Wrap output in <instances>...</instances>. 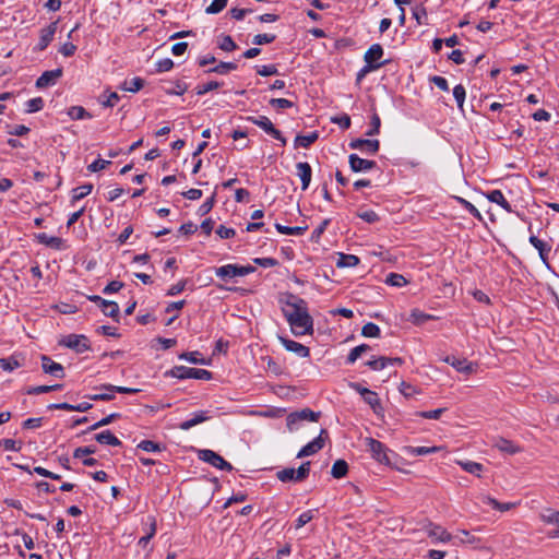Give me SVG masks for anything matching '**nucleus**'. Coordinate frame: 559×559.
<instances>
[{
	"instance_id": "0eeeda50",
	"label": "nucleus",
	"mask_w": 559,
	"mask_h": 559,
	"mask_svg": "<svg viewBox=\"0 0 559 559\" xmlns=\"http://www.w3.org/2000/svg\"><path fill=\"white\" fill-rule=\"evenodd\" d=\"M199 459L211 464L212 466L221 469V471H227L230 472L233 469V466L230 463L225 461L219 454L212 450H200L199 451Z\"/></svg>"
},
{
	"instance_id": "5fc2aeb1",
	"label": "nucleus",
	"mask_w": 559,
	"mask_h": 559,
	"mask_svg": "<svg viewBox=\"0 0 559 559\" xmlns=\"http://www.w3.org/2000/svg\"><path fill=\"white\" fill-rule=\"evenodd\" d=\"M270 105L275 109H287L294 106V103L286 98H272Z\"/></svg>"
},
{
	"instance_id": "2eb2a0df",
	"label": "nucleus",
	"mask_w": 559,
	"mask_h": 559,
	"mask_svg": "<svg viewBox=\"0 0 559 559\" xmlns=\"http://www.w3.org/2000/svg\"><path fill=\"white\" fill-rule=\"evenodd\" d=\"M349 146L353 150H359L373 155L379 151L380 142L378 140L356 139L349 143Z\"/></svg>"
},
{
	"instance_id": "603ef678",
	"label": "nucleus",
	"mask_w": 559,
	"mask_h": 559,
	"mask_svg": "<svg viewBox=\"0 0 559 559\" xmlns=\"http://www.w3.org/2000/svg\"><path fill=\"white\" fill-rule=\"evenodd\" d=\"M222 84L219 82H216V81H210L205 84H202V85H198L197 86V94L198 95H204L206 94L207 92H211L213 90H216L221 86Z\"/></svg>"
},
{
	"instance_id": "9d476101",
	"label": "nucleus",
	"mask_w": 559,
	"mask_h": 559,
	"mask_svg": "<svg viewBox=\"0 0 559 559\" xmlns=\"http://www.w3.org/2000/svg\"><path fill=\"white\" fill-rule=\"evenodd\" d=\"M323 436H328V431L325 429H322L316 439L302 447L298 452L297 457H306L319 452L324 447Z\"/></svg>"
},
{
	"instance_id": "f03ea898",
	"label": "nucleus",
	"mask_w": 559,
	"mask_h": 559,
	"mask_svg": "<svg viewBox=\"0 0 559 559\" xmlns=\"http://www.w3.org/2000/svg\"><path fill=\"white\" fill-rule=\"evenodd\" d=\"M320 413H316L309 408H304L299 412L290 413L286 418V425L289 431H295L299 428L302 421H317Z\"/></svg>"
},
{
	"instance_id": "49530a36",
	"label": "nucleus",
	"mask_w": 559,
	"mask_h": 559,
	"mask_svg": "<svg viewBox=\"0 0 559 559\" xmlns=\"http://www.w3.org/2000/svg\"><path fill=\"white\" fill-rule=\"evenodd\" d=\"M411 318H412L413 323L419 325V324L425 323L428 320L433 319L435 317L431 316V314L425 313V312H423V311H420L418 309H415V310L412 311Z\"/></svg>"
},
{
	"instance_id": "39448f33",
	"label": "nucleus",
	"mask_w": 559,
	"mask_h": 559,
	"mask_svg": "<svg viewBox=\"0 0 559 559\" xmlns=\"http://www.w3.org/2000/svg\"><path fill=\"white\" fill-rule=\"evenodd\" d=\"M310 472V462L302 463L297 469L284 468L277 472V478L283 481H302L306 479Z\"/></svg>"
},
{
	"instance_id": "b1692460",
	"label": "nucleus",
	"mask_w": 559,
	"mask_h": 559,
	"mask_svg": "<svg viewBox=\"0 0 559 559\" xmlns=\"http://www.w3.org/2000/svg\"><path fill=\"white\" fill-rule=\"evenodd\" d=\"M493 445L499 451L508 453V454H516L522 451V449L518 444H515L512 441L507 440L504 438L497 439Z\"/></svg>"
},
{
	"instance_id": "f257e3e1",
	"label": "nucleus",
	"mask_w": 559,
	"mask_h": 559,
	"mask_svg": "<svg viewBox=\"0 0 559 559\" xmlns=\"http://www.w3.org/2000/svg\"><path fill=\"white\" fill-rule=\"evenodd\" d=\"M282 310L290 330L295 336L313 333V319L309 314L307 302L293 294H286L282 298Z\"/></svg>"
},
{
	"instance_id": "aec40b11",
	"label": "nucleus",
	"mask_w": 559,
	"mask_h": 559,
	"mask_svg": "<svg viewBox=\"0 0 559 559\" xmlns=\"http://www.w3.org/2000/svg\"><path fill=\"white\" fill-rule=\"evenodd\" d=\"M530 243L538 251L542 261L545 264H548L551 246L533 235L530 237Z\"/></svg>"
},
{
	"instance_id": "774afa93",
	"label": "nucleus",
	"mask_w": 559,
	"mask_h": 559,
	"mask_svg": "<svg viewBox=\"0 0 559 559\" xmlns=\"http://www.w3.org/2000/svg\"><path fill=\"white\" fill-rule=\"evenodd\" d=\"M75 51L76 46L70 41L64 43L59 49V52L64 57H71L75 53Z\"/></svg>"
},
{
	"instance_id": "680f3d73",
	"label": "nucleus",
	"mask_w": 559,
	"mask_h": 559,
	"mask_svg": "<svg viewBox=\"0 0 559 559\" xmlns=\"http://www.w3.org/2000/svg\"><path fill=\"white\" fill-rule=\"evenodd\" d=\"M219 48L224 51H233L237 48V45L230 36H224L219 41Z\"/></svg>"
},
{
	"instance_id": "6e6d98bb",
	"label": "nucleus",
	"mask_w": 559,
	"mask_h": 559,
	"mask_svg": "<svg viewBox=\"0 0 559 559\" xmlns=\"http://www.w3.org/2000/svg\"><path fill=\"white\" fill-rule=\"evenodd\" d=\"M138 448L142 449L143 451H146V452H157V451H160V449H162L159 443H156V442L151 441V440H143V441H141L138 444Z\"/></svg>"
},
{
	"instance_id": "13d9d810",
	"label": "nucleus",
	"mask_w": 559,
	"mask_h": 559,
	"mask_svg": "<svg viewBox=\"0 0 559 559\" xmlns=\"http://www.w3.org/2000/svg\"><path fill=\"white\" fill-rule=\"evenodd\" d=\"M381 120L377 114L371 117V128L366 132L367 136L376 135L380 132Z\"/></svg>"
},
{
	"instance_id": "4d7b16f0",
	"label": "nucleus",
	"mask_w": 559,
	"mask_h": 559,
	"mask_svg": "<svg viewBox=\"0 0 559 559\" xmlns=\"http://www.w3.org/2000/svg\"><path fill=\"white\" fill-rule=\"evenodd\" d=\"M313 518H314L313 510H308V511L301 513L296 521V528L298 530V528L302 527L304 525L309 523Z\"/></svg>"
},
{
	"instance_id": "4be33fe9",
	"label": "nucleus",
	"mask_w": 559,
	"mask_h": 559,
	"mask_svg": "<svg viewBox=\"0 0 559 559\" xmlns=\"http://www.w3.org/2000/svg\"><path fill=\"white\" fill-rule=\"evenodd\" d=\"M207 419H210L207 412L200 411V412L194 413L190 419L182 421L179 425V428L181 430H189L192 427L206 421Z\"/></svg>"
},
{
	"instance_id": "20e7f679",
	"label": "nucleus",
	"mask_w": 559,
	"mask_h": 559,
	"mask_svg": "<svg viewBox=\"0 0 559 559\" xmlns=\"http://www.w3.org/2000/svg\"><path fill=\"white\" fill-rule=\"evenodd\" d=\"M171 376L177 379H200V380H211L212 373L206 369H197L185 366H177L171 369Z\"/></svg>"
},
{
	"instance_id": "c85d7f7f",
	"label": "nucleus",
	"mask_w": 559,
	"mask_h": 559,
	"mask_svg": "<svg viewBox=\"0 0 559 559\" xmlns=\"http://www.w3.org/2000/svg\"><path fill=\"white\" fill-rule=\"evenodd\" d=\"M539 518L544 523L556 525L559 528V511L547 509L539 514Z\"/></svg>"
},
{
	"instance_id": "3c124183",
	"label": "nucleus",
	"mask_w": 559,
	"mask_h": 559,
	"mask_svg": "<svg viewBox=\"0 0 559 559\" xmlns=\"http://www.w3.org/2000/svg\"><path fill=\"white\" fill-rule=\"evenodd\" d=\"M44 106V100L41 97L32 98L26 103V111L32 114L39 111Z\"/></svg>"
},
{
	"instance_id": "2f4dec72",
	"label": "nucleus",
	"mask_w": 559,
	"mask_h": 559,
	"mask_svg": "<svg viewBox=\"0 0 559 559\" xmlns=\"http://www.w3.org/2000/svg\"><path fill=\"white\" fill-rule=\"evenodd\" d=\"M359 262H360L359 258L354 254L341 253L336 265L338 267H354V266H357L359 264Z\"/></svg>"
},
{
	"instance_id": "09e8293b",
	"label": "nucleus",
	"mask_w": 559,
	"mask_h": 559,
	"mask_svg": "<svg viewBox=\"0 0 559 559\" xmlns=\"http://www.w3.org/2000/svg\"><path fill=\"white\" fill-rule=\"evenodd\" d=\"M0 367L4 370V371H13L14 369L19 368L20 367V362L13 358V357H10V358H0Z\"/></svg>"
},
{
	"instance_id": "423d86ee",
	"label": "nucleus",
	"mask_w": 559,
	"mask_h": 559,
	"mask_svg": "<svg viewBox=\"0 0 559 559\" xmlns=\"http://www.w3.org/2000/svg\"><path fill=\"white\" fill-rule=\"evenodd\" d=\"M255 269L251 265L240 266L237 264H226L215 270L216 276L222 280L234 278L237 276H246L253 273Z\"/></svg>"
},
{
	"instance_id": "7c9ffc66",
	"label": "nucleus",
	"mask_w": 559,
	"mask_h": 559,
	"mask_svg": "<svg viewBox=\"0 0 559 559\" xmlns=\"http://www.w3.org/2000/svg\"><path fill=\"white\" fill-rule=\"evenodd\" d=\"M38 240L39 242L55 249H61L63 245V240L61 238L48 236L45 233L38 235Z\"/></svg>"
},
{
	"instance_id": "0e129e2a",
	"label": "nucleus",
	"mask_w": 559,
	"mask_h": 559,
	"mask_svg": "<svg viewBox=\"0 0 559 559\" xmlns=\"http://www.w3.org/2000/svg\"><path fill=\"white\" fill-rule=\"evenodd\" d=\"M276 36L273 34H258L253 37V44L255 45H264L270 44L275 40Z\"/></svg>"
},
{
	"instance_id": "f704fd0d",
	"label": "nucleus",
	"mask_w": 559,
	"mask_h": 559,
	"mask_svg": "<svg viewBox=\"0 0 559 559\" xmlns=\"http://www.w3.org/2000/svg\"><path fill=\"white\" fill-rule=\"evenodd\" d=\"M62 389V384L31 386L26 390L29 395H38Z\"/></svg>"
},
{
	"instance_id": "72a5a7b5",
	"label": "nucleus",
	"mask_w": 559,
	"mask_h": 559,
	"mask_svg": "<svg viewBox=\"0 0 559 559\" xmlns=\"http://www.w3.org/2000/svg\"><path fill=\"white\" fill-rule=\"evenodd\" d=\"M275 228L278 233H281L283 235H294V236H301L307 230V226L289 227V226H284L281 224H275Z\"/></svg>"
},
{
	"instance_id": "6e6552de",
	"label": "nucleus",
	"mask_w": 559,
	"mask_h": 559,
	"mask_svg": "<svg viewBox=\"0 0 559 559\" xmlns=\"http://www.w3.org/2000/svg\"><path fill=\"white\" fill-rule=\"evenodd\" d=\"M61 344L76 353H84L90 348L88 338L82 334H69L62 340Z\"/></svg>"
},
{
	"instance_id": "c9c22d12",
	"label": "nucleus",
	"mask_w": 559,
	"mask_h": 559,
	"mask_svg": "<svg viewBox=\"0 0 559 559\" xmlns=\"http://www.w3.org/2000/svg\"><path fill=\"white\" fill-rule=\"evenodd\" d=\"M368 350H370V346L367 344H361L354 347L347 356V364H354L364 353H367Z\"/></svg>"
},
{
	"instance_id": "473e14b6",
	"label": "nucleus",
	"mask_w": 559,
	"mask_h": 559,
	"mask_svg": "<svg viewBox=\"0 0 559 559\" xmlns=\"http://www.w3.org/2000/svg\"><path fill=\"white\" fill-rule=\"evenodd\" d=\"M348 472V464L344 460H337L334 462L331 474L334 478H342L344 477Z\"/></svg>"
},
{
	"instance_id": "a211bd4d",
	"label": "nucleus",
	"mask_w": 559,
	"mask_h": 559,
	"mask_svg": "<svg viewBox=\"0 0 559 559\" xmlns=\"http://www.w3.org/2000/svg\"><path fill=\"white\" fill-rule=\"evenodd\" d=\"M282 345L288 350L293 352L299 357H308L310 355V350L307 346L302 345L301 343L288 340L286 337L280 336L278 337Z\"/></svg>"
},
{
	"instance_id": "ddd939ff",
	"label": "nucleus",
	"mask_w": 559,
	"mask_h": 559,
	"mask_svg": "<svg viewBox=\"0 0 559 559\" xmlns=\"http://www.w3.org/2000/svg\"><path fill=\"white\" fill-rule=\"evenodd\" d=\"M444 362L451 365L455 370L459 372L471 374L474 373L476 370V367L473 362L468 361L467 359L463 358H456L454 356H447L443 359Z\"/></svg>"
},
{
	"instance_id": "052dcab7",
	"label": "nucleus",
	"mask_w": 559,
	"mask_h": 559,
	"mask_svg": "<svg viewBox=\"0 0 559 559\" xmlns=\"http://www.w3.org/2000/svg\"><path fill=\"white\" fill-rule=\"evenodd\" d=\"M174 67V61L169 58L162 59L156 62V72H167L170 71Z\"/></svg>"
},
{
	"instance_id": "6ab92c4d",
	"label": "nucleus",
	"mask_w": 559,
	"mask_h": 559,
	"mask_svg": "<svg viewBox=\"0 0 559 559\" xmlns=\"http://www.w3.org/2000/svg\"><path fill=\"white\" fill-rule=\"evenodd\" d=\"M58 22L50 23L47 27L43 28L40 31L39 41L37 44V48L39 50H44L47 48V46L51 43L53 39V36L57 32Z\"/></svg>"
},
{
	"instance_id": "bb28decb",
	"label": "nucleus",
	"mask_w": 559,
	"mask_h": 559,
	"mask_svg": "<svg viewBox=\"0 0 559 559\" xmlns=\"http://www.w3.org/2000/svg\"><path fill=\"white\" fill-rule=\"evenodd\" d=\"M364 401L372 408L374 414H377V415L383 414V407H382L380 399L376 392L370 391L364 397Z\"/></svg>"
},
{
	"instance_id": "393cba45",
	"label": "nucleus",
	"mask_w": 559,
	"mask_h": 559,
	"mask_svg": "<svg viewBox=\"0 0 559 559\" xmlns=\"http://www.w3.org/2000/svg\"><path fill=\"white\" fill-rule=\"evenodd\" d=\"M456 464L460 465L465 472L475 475L477 477H481V473L484 471V466L480 463L474 461H462L457 460Z\"/></svg>"
},
{
	"instance_id": "412c9836",
	"label": "nucleus",
	"mask_w": 559,
	"mask_h": 559,
	"mask_svg": "<svg viewBox=\"0 0 559 559\" xmlns=\"http://www.w3.org/2000/svg\"><path fill=\"white\" fill-rule=\"evenodd\" d=\"M297 175L301 180V189L307 190L312 176L311 166L306 162H300L296 165Z\"/></svg>"
},
{
	"instance_id": "c756f323",
	"label": "nucleus",
	"mask_w": 559,
	"mask_h": 559,
	"mask_svg": "<svg viewBox=\"0 0 559 559\" xmlns=\"http://www.w3.org/2000/svg\"><path fill=\"white\" fill-rule=\"evenodd\" d=\"M318 133L311 132L307 135H297L295 139V146L296 147H309L311 144H313L318 140Z\"/></svg>"
},
{
	"instance_id": "8fccbe9b",
	"label": "nucleus",
	"mask_w": 559,
	"mask_h": 559,
	"mask_svg": "<svg viewBox=\"0 0 559 559\" xmlns=\"http://www.w3.org/2000/svg\"><path fill=\"white\" fill-rule=\"evenodd\" d=\"M357 216L369 224H372V223H376L379 221L378 214L372 210L358 211Z\"/></svg>"
},
{
	"instance_id": "cd10ccee",
	"label": "nucleus",
	"mask_w": 559,
	"mask_h": 559,
	"mask_svg": "<svg viewBox=\"0 0 559 559\" xmlns=\"http://www.w3.org/2000/svg\"><path fill=\"white\" fill-rule=\"evenodd\" d=\"M103 313L112 319H117L119 316V306L115 301L102 300V305L99 306Z\"/></svg>"
},
{
	"instance_id": "e2e57ef3",
	"label": "nucleus",
	"mask_w": 559,
	"mask_h": 559,
	"mask_svg": "<svg viewBox=\"0 0 559 559\" xmlns=\"http://www.w3.org/2000/svg\"><path fill=\"white\" fill-rule=\"evenodd\" d=\"M0 447L3 448L5 451H12V452H17L21 449V447L17 444V442L13 439H1Z\"/></svg>"
},
{
	"instance_id": "dca6fc26",
	"label": "nucleus",
	"mask_w": 559,
	"mask_h": 559,
	"mask_svg": "<svg viewBox=\"0 0 559 559\" xmlns=\"http://www.w3.org/2000/svg\"><path fill=\"white\" fill-rule=\"evenodd\" d=\"M62 70L55 69L50 71H45L36 81L37 88H46L52 86L57 83V81L61 78Z\"/></svg>"
},
{
	"instance_id": "f3484780",
	"label": "nucleus",
	"mask_w": 559,
	"mask_h": 559,
	"mask_svg": "<svg viewBox=\"0 0 559 559\" xmlns=\"http://www.w3.org/2000/svg\"><path fill=\"white\" fill-rule=\"evenodd\" d=\"M41 368L45 373L51 374L56 378H63L64 377V370L62 365L55 362L50 357L48 356H41Z\"/></svg>"
},
{
	"instance_id": "79ce46f5",
	"label": "nucleus",
	"mask_w": 559,
	"mask_h": 559,
	"mask_svg": "<svg viewBox=\"0 0 559 559\" xmlns=\"http://www.w3.org/2000/svg\"><path fill=\"white\" fill-rule=\"evenodd\" d=\"M453 96L457 103V107L460 108L461 111H463L464 100L466 96L465 87L462 84L454 86Z\"/></svg>"
},
{
	"instance_id": "a878e982",
	"label": "nucleus",
	"mask_w": 559,
	"mask_h": 559,
	"mask_svg": "<svg viewBox=\"0 0 559 559\" xmlns=\"http://www.w3.org/2000/svg\"><path fill=\"white\" fill-rule=\"evenodd\" d=\"M95 439L100 444H108L112 447L121 445V441L109 430H104L95 436Z\"/></svg>"
},
{
	"instance_id": "5701e85b",
	"label": "nucleus",
	"mask_w": 559,
	"mask_h": 559,
	"mask_svg": "<svg viewBox=\"0 0 559 559\" xmlns=\"http://www.w3.org/2000/svg\"><path fill=\"white\" fill-rule=\"evenodd\" d=\"M486 197L490 202L500 205L507 212H512L511 204L507 201V199L504 198L503 193L500 190H491L486 194Z\"/></svg>"
},
{
	"instance_id": "c03bdc74",
	"label": "nucleus",
	"mask_w": 559,
	"mask_h": 559,
	"mask_svg": "<svg viewBox=\"0 0 559 559\" xmlns=\"http://www.w3.org/2000/svg\"><path fill=\"white\" fill-rule=\"evenodd\" d=\"M228 3V0H213L212 3L205 9L206 14H217L222 12Z\"/></svg>"
},
{
	"instance_id": "4c0bfd02",
	"label": "nucleus",
	"mask_w": 559,
	"mask_h": 559,
	"mask_svg": "<svg viewBox=\"0 0 559 559\" xmlns=\"http://www.w3.org/2000/svg\"><path fill=\"white\" fill-rule=\"evenodd\" d=\"M93 190V186L91 183L78 187L72 191V202H76L86 195H88Z\"/></svg>"
},
{
	"instance_id": "37998d69",
	"label": "nucleus",
	"mask_w": 559,
	"mask_h": 559,
	"mask_svg": "<svg viewBox=\"0 0 559 559\" xmlns=\"http://www.w3.org/2000/svg\"><path fill=\"white\" fill-rule=\"evenodd\" d=\"M385 283L391 286L402 287L407 284V281L402 274L390 273L386 276Z\"/></svg>"
},
{
	"instance_id": "4468645a",
	"label": "nucleus",
	"mask_w": 559,
	"mask_h": 559,
	"mask_svg": "<svg viewBox=\"0 0 559 559\" xmlns=\"http://www.w3.org/2000/svg\"><path fill=\"white\" fill-rule=\"evenodd\" d=\"M349 167L354 173H366L376 167V162L360 158L356 154L348 157Z\"/></svg>"
},
{
	"instance_id": "9b49d317",
	"label": "nucleus",
	"mask_w": 559,
	"mask_h": 559,
	"mask_svg": "<svg viewBox=\"0 0 559 559\" xmlns=\"http://www.w3.org/2000/svg\"><path fill=\"white\" fill-rule=\"evenodd\" d=\"M383 57V48L380 44H373L365 52L364 60L368 66L374 67V70L380 69L385 62L380 61Z\"/></svg>"
},
{
	"instance_id": "58836bf2",
	"label": "nucleus",
	"mask_w": 559,
	"mask_h": 559,
	"mask_svg": "<svg viewBox=\"0 0 559 559\" xmlns=\"http://www.w3.org/2000/svg\"><path fill=\"white\" fill-rule=\"evenodd\" d=\"M248 120L260 127L265 132H269V130L273 127L272 121L265 116L249 117Z\"/></svg>"
},
{
	"instance_id": "a18cd8bd",
	"label": "nucleus",
	"mask_w": 559,
	"mask_h": 559,
	"mask_svg": "<svg viewBox=\"0 0 559 559\" xmlns=\"http://www.w3.org/2000/svg\"><path fill=\"white\" fill-rule=\"evenodd\" d=\"M361 334L365 337H378L380 335V328L372 322H368L362 326Z\"/></svg>"
},
{
	"instance_id": "f8f14e48",
	"label": "nucleus",
	"mask_w": 559,
	"mask_h": 559,
	"mask_svg": "<svg viewBox=\"0 0 559 559\" xmlns=\"http://www.w3.org/2000/svg\"><path fill=\"white\" fill-rule=\"evenodd\" d=\"M426 531L433 543H449L453 539V536L444 527L433 523H429Z\"/></svg>"
},
{
	"instance_id": "338daca9",
	"label": "nucleus",
	"mask_w": 559,
	"mask_h": 559,
	"mask_svg": "<svg viewBox=\"0 0 559 559\" xmlns=\"http://www.w3.org/2000/svg\"><path fill=\"white\" fill-rule=\"evenodd\" d=\"M110 163H111L110 160H105V159L98 158V159L94 160L91 165H88L87 169L91 173H96V171L105 169Z\"/></svg>"
},
{
	"instance_id": "bf43d9fd",
	"label": "nucleus",
	"mask_w": 559,
	"mask_h": 559,
	"mask_svg": "<svg viewBox=\"0 0 559 559\" xmlns=\"http://www.w3.org/2000/svg\"><path fill=\"white\" fill-rule=\"evenodd\" d=\"M456 200L464 206L465 210L469 212L474 217L481 219L480 212L467 200L457 197Z\"/></svg>"
},
{
	"instance_id": "e433bc0d",
	"label": "nucleus",
	"mask_w": 559,
	"mask_h": 559,
	"mask_svg": "<svg viewBox=\"0 0 559 559\" xmlns=\"http://www.w3.org/2000/svg\"><path fill=\"white\" fill-rule=\"evenodd\" d=\"M144 85V81L141 78H133L130 81H124L121 88L127 92L135 93L140 91Z\"/></svg>"
},
{
	"instance_id": "de8ad7c7",
	"label": "nucleus",
	"mask_w": 559,
	"mask_h": 559,
	"mask_svg": "<svg viewBox=\"0 0 559 559\" xmlns=\"http://www.w3.org/2000/svg\"><path fill=\"white\" fill-rule=\"evenodd\" d=\"M236 69H237V64L234 63V62H221L219 64H217L216 67H214L210 71L211 72H215L217 74H226L229 71H234Z\"/></svg>"
},
{
	"instance_id": "ea45409f",
	"label": "nucleus",
	"mask_w": 559,
	"mask_h": 559,
	"mask_svg": "<svg viewBox=\"0 0 559 559\" xmlns=\"http://www.w3.org/2000/svg\"><path fill=\"white\" fill-rule=\"evenodd\" d=\"M68 115L74 120L91 118V115L82 106H72L69 109Z\"/></svg>"
},
{
	"instance_id": "69168bd1",
	"label": "nucleus",
	"mask_w": 559,
	"mask_h": 559,
	"mask_svg": "<svg viewBox=\"0 0 559 559\" xmlns=\"http://www.w3.org/2000/svg\"><path fill=\"white\" fill-rule=\"evenodd\" d=\"M445 408H437L433 411L418 412L417 415L426 419H439Z\"/></svg>"
},
{
	"instance_id": "1a4fd4ad",
	"label": "nucleus",
	"mask_w": 559,
	"mask_h": 559,
	"mask_svg": "<svg viewBox=\"0 0 559 559\" xmlns=\"http://www.w3.org/2000/svg\"><path fill=\"white\" fill-rule=\"evenodd\" d=\"M365 443L376 461L379 463H389L386 447L382 442L373 438H366Z\"/></svg>"
},
{
	"instance_id": "864d4df0",
	"label": "nucleus",
	"mask_w": 559,
	"mask_h": 559,
	"mask_svg": "<svg viewBox=\"0 0 559 559\" xmlns=\"http://www.w3.org/2000/svg\"><path fill=\"white\" fill-rule=\"evenodd\" d=\"M400 392L405 396V397H411V396H414L415 394H418L419 393V390L412 385L411 383H407V382H401L400 384Z\"/></svg>"
},
{
	"instance_id": "7ed1b4c3",
	"label": "nucleus",
	"mask_w": 559,
	"mask_h": 559,
	"mask_svg": "<svg viewBox=\"0 0 559 559\" xmlns=\"http://www.w3.org/2000/svg\"><path fill=\"white\" fill-rule=\"evenodd\" d=\"M100 393L91 394L88 399L92 401H111L115 397V393L133 394L139 392L138 389L117 386L112 384H104L99 388Z\"/></svg>"
},
{
	"instance_id": "a19ab883",
	"label": "nucleus",
	"mask_w": 559,
	"mask_h": 559,
	"mask_svg": "<svg viewBox=\"0 0 559 559\" xmlns=\"http://www.w3.org/2000/svg\"><path fill=\"white\" fill-rule=\"evenodd\" d=\"M389 357H378L367 361V366L372 370H382L389 366Z\"/></svg>"
}]
</instances>
